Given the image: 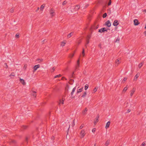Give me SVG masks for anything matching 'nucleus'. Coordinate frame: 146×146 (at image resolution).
Instances as JSON below:
<instances>
[{
    "label": "nucleus",
    "instance_id": "f257e3e1",
    "mask_svg": "<svg viewBox=\"0 0 146 146\" xmlns=\"http://www.w3.org/2000/svg\"><path fill=\"white\" fill-rule=\"evenodd\" d=\"M85 131L84 129H82L80 133V135L81 138H83L86 135Z\"/></svg>",
    "mask_w": 146,
    "mask_h": 146
},
{
    "label": "nucleus",
    "instance_id": "f03ea898",
    "mask_svg": "<svg viewBox=\"0 0 146 146\" xmlns=\"http://www.w3.org/2000/svg\"><path fill=\"white\" fill-rule=\"evenodd\" d=\"M105 31H107V30L105 28H102L101 29H99L98 32L100 33L104 32Z\"/></svg>",
    "mask_w": 146,
    "mask_h": 146
},
{
    "label": "nucleus",
    "instance_id": "7ed1b4c3",
    "mask_svg": "<svg viewBox=\"0 0 146 146\" xmlns=\"http://www.w3.org/2000/svg\"><path fill=\"white\" fill-rule=\"evenodd\" d=\"M135 89L133 88L132 90H131L130 91V95L131 97L133 96L134 92H135Z\"/></svg>",
    "mask_w": 146,
    "mask_h": 146
},
{
    "label": "nucleus",
    "instance_id": "20e7f679",
    "mask_svg": "<svg viewBox=\"0 0 146 146\" xmlns=\"http://www.w3.org/2000/svg\"><path fill=\"white\" fill-rule=\"evenodd\" d=\"M50 13L51 16H53L55 15V12L53 9H51L50 11Z\"/></svg>",
    "mask_w": 146,
    "mask_h": 146
},
{
    "label": "nucleus",
    "instance_id": "39448f33",
    "mask_svg": "<svg viewBox=\"0 0 146 146\" xmlns=\"http://www.w3.org/2000/svg\"><path fill=\"white\" fill-rule=\"evenodd\" d=\"M119 24L118 21L117 20H115L113 24V25L114 26H116L118 25Z\"/></svg>",
    "mask_w": 146,
    "mask_h": 146
},
{
    "label": "nucleus",
    "instance_id": "423d86ee",
    "mask_svg": "<svg viewBox=\"0 0 146 146\" xmlns=\"http://www.w3.org/2000/svg\"><path fill=\"white\" fill-rule=\"evenodd\" d=\"M106 25L109 27L111 26V23L110 21L108 20L106 22Z\"/></svg>",
    "mask_w": 146,
    "mask_h": 146
},
{
    "label": "nucleus",
    "instance_id": "0eeeda50",
    "mask_svg": "<svg viewBox=\"0 0 146 146\" xmlns=\"http://www.w3.org/2000/svg\"><path fill=\"white\" fill-rule=\"evenodd\" d=\"M40 67V65L39 64L35 65L33 67L34 71H35L38 68Z\"/></svg>",
    "mask_w": 146,
    "mask_h": 146
},
{
    "label": "nucleus",
    "instance_id": "6e6552de",
    "mask_svg": "<svg viewBox=\"0 0 146 146\" xmlns=\"http://www.w3.org/2000/svg\"><path fill=\"white\" fill-rule=\"evenodd\" d=\"M134 23L135 25H137L139 24L138 20L135 19L134 20Z\"/></svg>",
    "mask_w": 146,
    "mask_h": 146
},
{
    "label": "nucleus",
    "instance_id": "1a4fd4ad",
    "mask_svg": "<svg viewBox=\"0 0 146 146\" xmlns=\"http://www.w3.org/2000/svg\"><path fill=\"white\" fill-rule=\"evenodd\" d=\"M79 66H80L79 60H78L77 61V64L76 65V70L79 67Z\"/></svg>",
    "mask_w": 146,
    "mask_h": 146
},
{
    "label": "nucleus",
    "instance_id": "9d476101",
    "mask_svg": "<svg viewBox=\"0 0 146 146\" xmlns=\"http://www.w3.org/2000/svg\"><path fill=\"white\" fill-rule=\"evenodd\" d=\"M139 73H137L135 76L134 78V80H137V78L139 77Z\"/></svg>",
    "mask_w": 146,
    "mask_h": 146
},
{
    "label": "nucleus",
    "instance_id": "9b49d317",
    "mask_svg": "<svg viewBox=\"0 0 146 146\" xmlns=\"http://www.w3.org/2000/svg\"><path fill=\"white\" fill-rule=\"evenodd\" d=\"M80 7V6L79 5H76L74 7L75 11L78 10Z\"/></svg>",
    "mask_w": 146,
    "mask_h": 146
},
{
    "label": "nucleus",
    "instance_id": "f8f14e48",
    "mask_svg": "<svg viewBox=\"0 0 146 146\" xmlns=\"http://www.w3.org/2000/svg\"><path fill=\"white\" fill-rule=\"evenodd\" d=\"M110 124V121H108L106 125L105 126V128L106 129H108L109 127Z\"/></svg>",
    "mask_w": 146,
    "mask_h": 146
},
{
    "label": "nucleus",
    "instance_id": "ddd939ff",
    "mask_svg": "<svg viewBox=\"0 0 146 146\" xmlns=\"http://www.w3.org/2000/svg\"><path fill=\"white\" fill-rule=\"evenodd\" d=\"M20 82L21 83L24 85L25 84V82L24 80L22 79H20Z\"/></svg>",
    "mask_w": 146,
    "mask_h": 146
},
{
    "label": "nucleus",
    "instance_id": "4468645a",
    "mask_svg": "<svg viewBox=\"0 0 146 146\" xmlns=\"http://www.w3.org/2000/svg\"><path fill=\"white\" fill-rule=\"evenodd\" d=\"M87 111V110L86 108L82 112V114L83 115H85L86 114Z\"/></svg>",
    "mask_w": 146,
    "mask_h": 146
},
{
    "label": "nucleus",
    "instance_id": "2eb2a0df",
    "mask_svg": "<svg viewBox=\"0 0 146 146\" xmlns=\"http://www.w3.org/2000/svg\"><path fill=\"white\" fill-rule=\"evenodd\" d=\"M83 88H82L79 89H78L77 92L76 94H77L78 93L82 92L83 90Z\"/></svg>",
    "mask_w": 146,
    "mask_h": 146
},
{
    "label": "nucleus",
    "instance_id": "dca6fc26",
    "mask_svg": "<svg viewBox=\"0 0 146 146\" xmlns=\"http://www.w3.org/2000/svg\"><path fill=\"white\" fill-rule=\"evenodd\" d=\"M74 34V33L73 32H72L69 34L67 36V38H70L71 36H72Z\"/></svg>",
    "mask_w": 146,
    "mask_h": 146
},
{
    "label": "nucleus",
    "instance_id": "f3484780",
    "mask_svg": "<svg viewBox=\"0 0 146 146\" xmlns=\"http://www.w3.org/2000/svg\"><path fill=\"white\" fill-rule=\"evenodd\" d=\"M99 118V116H98V117L96 118V119L94 121V123L95 124H96V123L98 121V119Z\"/></svg>",
    "mask_w": 146,
    "mask_h": 146
},
{
    "label": "nucleus",
    "instance_id": "a211bd4d",
    "mask_svg": "<svg viewBox=\"0 0 146 146\" xmlns=\"http://www.w3.org/2000/svg\"><path fill=\"white\" fill-rule=\"evenodd\" d=\"M36 92L35 91H33L32 93V95L35 98L36 96Z\"/></svg>",
    "mask_w": 146,
    "mask_h": 146
},
{
    "label": "nucleus",
    "instance_id": "6ab92c4d",
    "mask_svg": "<svg viewBox=\"0 0 146 146\" xmlns=\"http://www.w3.org/2000/svg\"><path fill=\"white\" fill-rule=\"evenodd\" d=\"M76 90V87H74L72 89V92L71 93V95L72 96V95L73 94H74V92L75 90Z\"/></svg>",
    "mask_w": 146,
    "mask_h": 146
},
{
    "label": "nucleus",
    "instance_id": "aec40b11",
    "mask_svg": "<svg viewBox=\"0 0 146 146\" xmlns=\"http://www.w3.org/2000/svg\"><path fill=\"white\" fill-rule=\"evenodd\" d=\"M66 42L65 41H63L62 42H61V46H65V45L66 44Z\"/></svg>",
    "mask_w": 146,
    "mask_h": 146
},
{
    "label": "nucleus",
    "instance_id": "412c9836",
    "mask_svg": "<svg viewBox=\"0 0 146 146\" xmlns=\"http://www.w3.org/2000/svg\"><path fill=\"white\" fill-rule=\"evenodd\" d=\"M120 63V62L119 61V60L117 59L115 61V64H116L118 65Z\"/></svg>",
    "mask_w": 146,
    "mask_h": 146
},
{
    "label": "nucleus",
    "instance_id": "4be33fe9",
    "mask_svg": "<svg viewBox=\"0 0 146 146\" xmlns=\"http://www.w3.org/2000/svg\"><path fill=\"white\" fill-rule=\"evenodd\" d=\"M110 142V140H108L106 141V143H105V145L106 146H108Z\"/></svg>",
    "mask_w": 146,
    "mask_h": 146
},
{
    "label": "nucleus",
    "instance_id": "5701e85b",
    "mask_svg": "<svg viewBox=\"0 0 146 146\" xmlns=\"http://www.w3.org/2000/svg\"><path fill=\"white\" fill-rule=\"evenodd\" d=\"M64 100L63 99H62V100H60V101L59 104H63L64 103Z\"/></svg>",
    "mask_w": 146,
    "mask_h": 146
},
{
    "label": "nucleus",
    "instance_id": "b1692460",
    "mask_svg": "<svg viewBox=\"0 0 146 146\" xmlns=\"http://www.w3.org/2000/svg\"><path fill=\"white\" fill-rule=\"evenodd\" d=\"M88 85L87 84H86L85 86V90H86L88 88Z\"/></svg>",
    "mask_w": 146,
    "mask_h": 146
},
{
    "label": "nucleus",
    "instance_id": "393cba45",
    "mask_svg": "<svg viewBox=\"0 0 146 146\" xmlns=\"http://www.w3.org/2000/svg\"><path fill=\"white\" fill-rule=\"evenodd\" d=\"M86 92H85L83 94L82 96V97H83V98L84 97L86 96Z\"/></svg>",
    "mask_w": 146,
    "mask_h": 146
},
{
    "label": "nucleus",
    "instance_id": "a878e982",
    "mask_svg": "<svg viewBox=\"0 0 146 146\" xmlns=\"http://www.w3.org/2000/svg\"><path fill=\"white\" fill-rule=\"evenodd\" d=\"M44 7H45V5H44L43 4V5H42L41 6V7H40V9L41 10H42L44 8Z\"/></svg>",
    "mask_w": 146,
    "mask_h": 146
},
{
    "label": "nucleus",
    "instance_id": "bb28decb",
    "mask_svg": "<svg viewBox=\"0 0 146 146\" xmlns=\"http://www.w3.org/2000/svg\"><path fill=\"white\" fill-rule=\"evenodd\" d=\"M127 87H125L124 88V89L123 90V92H125L126 91V90H127Z\"/></svg>",
    "mask_w": 146,
    "mask_h": 146
},
{
    "label": "nucleus",
    "instance_id": "cd10ccee",
    "mask_svg": "<svg viewBox=\"0 0 146 146\" xmlns=\"http://www.w3.org/2000/svg\"><path fill=\"white\" fill-rule=\"evenodd\" d=\"M127 79V77H125L123 79V80L122 81V82L123 83H124V82Z\"/></svg>",
    "mask_w": 146,
    "mask_h": 146
},
{
    "label": "nucleus",
    "instance_id": "c85d7f7f",
    "mask_svg": "<svg viewBox=\"0 0 146 146\" xmlns=\"http://www.w3.org/2000/svg\"><path fill=\"white\" fill-rule=\"evenodd\" d=\"M84 124H82L80 127V129H82L84 127Z\"/></svg>",
    "mask_w": 146,
    "mask_h": 146
},
{
    "label": "nucleus",
    "instance_id": "c756f323",
    "mask_svg": "<svg viewBox=\"0 0 146 146\" xmlns=\"http://www.w3.org/2000/svg\"><path fill=\"white\" fill-rule=\"evenodd\" d=\"M61 76V75L60 74L58 75H57L55 76L54 77V78H56L59 77H60Z\"/></svg>",
    "mask_w": 146,
    "mask_h": 146
},
{
    "label": "nucleus",
    "instance_id": "7c9ffc66",
    "mask_svg": "<svg viewBox=\"0 0 146 146\" xmlns=\"http://www.w3.org/2000/svg\"><path fill=\"white\" fill-rule=\"evenodd\" d=\"M107 15V13H105L103 15V18H105L106 17Z\"/></svg>",
    "mask_w": 146,
    "mask_h": 146
},
{
    "label": "nucleus",
    "instance_id": "2f4dec72",
    "mask_svg": "<svg viewBox=\"0 0 146 146\" xmlns=\"http://www.w3.org/2000/svg\"><path fill=\"white\" fill-rule=\"evenodd\" d=\"M142 65H143V63H141L139 64V65H138V67L139 68H141L142 67Z\"/></svg>",
    "mask_w": 146,
    "mask_h": 146
},
{
    "label": "nucleus",
    "instance_id": "473e14b6",
    "mask_svg": "<svg viewBox=\"0 0 146 146\" xmlns=\"http://www.w3.org/2000/svg\"><path fill=\"white\" fill-rule=\"evenodd\" d=\"M74 53L70 54L69 56V57L70 58H72L74 56Z\"/></svg>",
    "mask_w": 146,
    "mask_h": 146
},
{
    "label": "nucleus",
    "instance_id": "72a5a7b5",
    "mask_svg": "<svg viewBox=\"0 0 146 146\" xmlns=\"http://www.w3.org/2000/svg\"><path fill=\"white\" fill-rule=\"evenodd\" d=\"M82 54L83 56H84L85 55L84 50V49H83V51L82 52Z\"/></svg>",
    "mask_w": 146,
    "mask_h": 146
},
{
    "label": "nucleus",
    "instance_id": "f704fd0d",
    "mask_svg": "<svg viewBox=\"0 0 146 146\" xmlns=\"http://www.w3.org/2000/svg\"><path fill=\"white\" fill-rule=\"evenodd\" d=\"M14 11V9L13 8H11L10 10V11L11 12V13H13V12Z\"/></svg>",
    "mask_w": 146,
    "mask_h": 146
},
{
    "label": "nucleus",
    "instance_id": "c9c22d12",
    "mask_svg": "<svg viewBox=\"0 0 146 146\" xmlns=\"http://www.w3.org/2000/svg\"><path fill=\"white\" fill-rule=\"evenodd\" d=\"M146 144V143L145 142H143L142 144V145H141L142 146H144Z\"/></svg>",
    "mask_w": 146,
    "mask_h": 146
},
{
    "label": "nucleus",
    "instance_id": "e433bc0d",
    "mask_svg": "<svg viewBox=\"0 0 146 146\" xmlns=\"http://www.w3.org/2000/svg\"><path fill=\"white\" fill-rule=\"evenodd\" d=\"M98 88H96V87L94 90V92H96L97 90V89H98Z\"/></svg>",
    "mask_w": 146,
    "mask_h": 146
},
{
    "label": "nucleus",
    "instance_id": "4c0bfd02",
    "mask_svg": "<svg viewBox=\"0 0 146 146\" xmlns=\"http://www.w3.org/2000/svg\"><path fill=\"white\" fill-rule=\"evenodd\" d=\"M111 3V0H110L109 1V2L108 3V5H110Z\"/></svg>",
    "mask_w": 146,
    "mask_h": 146
},
{
    "label": "nucleus",
    "instance_id": "58836bf2",
    "mask_svg": "<svg viewBox=\"0 0 146 146\" xmlns=\"http://www.w3.org/2000/svg\"><path fill=\"white\" fill-rule=\"evenodd\" d=\"M95 131H96V128H93L92 130V131L93 133H94V132H95Z\"/></svg>",
    "mask_w": 146,
    "mask_h": 146
},
{
    "label": "nucleus",
    "instance_id": "ea45409f",
    "mask_svg": "<svg viewBox=\"0 0 146 146\" xmlns=\"http://www.w3.org/2000/svg\"><path fill=\"white\" fill-rule=\"evenodd\" d=\"M27 127V126H24V125H23V126H22V128L24 129H26Z\"/></svg>",
    "mask_w": 146,
    "mask_h": 146
},
{
    "label": "nucleus",
    "instance_id": "a19ab883",
    "mask_svg": "<svg viewBox=\"0 0 146 146\" xmlns=\"http://www.w3.org/2000/svg\"><path fill=\"white\" fill-rule=\"evenodd\" d=\"M15 37L17 38H18L19 37V35L17 34L15 35Z\"/></svg>",
    "mask_w": 146,
    "mask_h": 146
},
{
    "label": "nucleus",
    "instance_id": "79ce46f5",
    "mask_svg": "<svg viewBox=\"0 0 146 146\" xmlns=\"http://www.w3.org/2000/svg\"><path fill=\"white\" fill-rule=\"evenodd\" d=\"M66 1H64L62 3V5H65L66 4Z\"/></svg>",
    "mask_w": 146,
    "mask_h": 146
},
{
    "label": "nucleus",
    "instance_id": "37998d69",
    "mask_svg": "<svg viewBox=\"0 0 146 146\" xmlns=\"http://www.w3.org/2000/svg\"><path fill=\"white\" fill-rule=\"evenodd\" d=\"M89 43V40H87V41L86 44V45H87Z\"/></svg>",
    "mask_w": 146,
    "mask_h": 146
},
{
    "label": "nucleus",
    "instance_id": "c03bdc74",
    "mask_svg": "<svg viewBox=\"0 0 146 146\" xmlns=\"http://www.w3.org/2000/svg\"><path fill=\"white\" fill-rule=\"evenodd\" d=\"M37 60L38 61V60H40V61H42L43 60L42 59H38Z\"/></svg>",
    "mask_w": 146,
    "mask_h": 146
},
{
    "label": "nucleus",
    "instance_id": "a18cd8bd",
    "mask_svg": "<svg viewBox=\"0 0 146 146\" xmlns=\"http://www.w3.org/2000/svg\"><path fill=\"white\" fill-rule=\"evenodd\" d=\"M88 5H86L85 6V7L83 8H86L88 7Z\"/></svg>",
    "mask_w": 146,
    "mask_h": 146
},
{
    "label": "nucleus",
    "instance_id": "49530a36",
    "mask_svg": "<svg viewBox=\"0 0 146 146\" xmlns=\"http://www.w3.org/2000/svg\"><path fill=\"white\" fill-rule=\"evenodd\" d=\"M6 66V68H7V64L6 63H5L4 64Z\"/></svg>",
    "mask_w": 146,
    "mask_h": 146
},
{
    "label": "nucleus",
    "instance_id": "de8ad7c7",
    "mask_svg": "<svg viewBox=\"0 0 146 146\" xmlns=\"http://www.w3.org/2000/svg\"><path fill=\"white\" fill-rule=\"evenodd\" d=\"M119 41V39L118 38H117V39L116 40V42H117V41Z\"/></svg>",
    "mask_w": 146,
    "mask_h": 146
},
{
    "label": "nucleus",
    "instance_id": "09e8293b",
    "mask_svg": "<svg viewBox=\"0 0 146 146\" xmlns=\"http://www.w3.org/2000/svg\"><path fill=\"white\" fill-rule=\"evenodd\" d=\"M54 69H55V68H54V67H53V68H52V72H53V71H54Z\"/></svg>",
    "mask_w": 146,
    "mask_h": 146
},
{
    "label": "nucleus",
    "instance_id": "8fccbe9b",
    "mask_svg": "<svg viewBox=\"0 0 146 146\" xmlns=\"http://www.w3.org/2000/svg\"><path fill=\"white\" fill-rule=\"evenodd\" d=\"M130 111H131V110H130L129 109L127 110V113H129V112H130Z\"/></svg>",
    "mask_w": 146,
    "mask_h": 146
},
{
    "label": "nucleus",
    "instance_id": "3c124183",
    "mask_svg": "<svg viewBox=\"0 0 146 146\" xmlns=\"http://www.w3.org/2000/svg\"><path fill=\"white\" fill-rule=\"evenodd\" d=\"M144 34L146 36V31H145L144 32Z\"/></svg>",
    "mask_w": 146,
    "mask_h": 146
},
{
    "label": "nucleus",
    "instance_id": "603ef678",
    "mask_svg": "<svg viewBox=\"0 0 146 146\" xmlns=\"http://www.w3.org/2000/svg\"><path fill=\"white\" fill-rule=\"evenodd\" d=\"M39 9V7H38V8H37V10H36V11H38V10Z\"/></svg>",
    "mask_w": 146,
    "mask_h": 146
},
{
    "label": "nucleus",
    "instance_id": "864d4df0",
    "mask_svg": "<svg viewBox=\"0 0 146 146\" xmlns=\"http://www.w3.org/2000/svg\"><path fill=\"white\" fill-rule=\"evenodd\" d=\"M80 42H81L80 41L78 42V44H80Z\"/></svg>",
    "mask_w": 146,
    "mask_h": 146
},
{
    "label": "nucleus",
    "instance_id": "5fc2aeb1",
    "mask_svg": "<svg viewBox=\"0 0 146 146\" xmlns=\"http://www.w3.org/2000/svg\"><path fill=\"white\" fill-rule=\"evenodd\" d=\"M74 74V72H73L72 74V77H73V74Z\"/></svg>",
    "mask_w": 146,
    "mask_h": 146
},
{
    "label": "nucleus",
    "instance_id": "6e6d98bb",
    "mask_svg": "<svg viewBox=\"0 0 146 146\" xmlns=\"http://www.w3.org/2000/svg\"><path fill=\"white\" fill-rule=\"evenodd\" d=\"M68 125H69V128H68V129H69L70 127V125H69V124Z\"/></svg>",
    "mask_w": 146,
    "mask_h": 146
},
{
    "label": "nucleus",
    "instance_id": "4d7b16f0",
    "mask_svg": "<svg viewBox=\"0 0 146 146\" xmlns=\"http://www.w3.org/2000/svg\"><path fill=\"white\" fill-rule=\"evenodd\" d=\"M144 11H145V12H146V9Z\"/></svg>",
    "mask_w": 146,
    "mask_h": 146
},
{
    "label": "nucleus",
    "instance_id": "13d9d810",
    "mask_svg": "<svg viewBox=\"0 0 146 146\" xmlns=\"http://www.w3.org/2000/svg\"><path fill=\"white\" fill-rule=\"evenodd\" d=\"M146 25V26H145V29H146V25Z\"/></svg>",
    "mask_w": 146,
    "mask_h": 146
},
{
    "label": "nucleus",
    "instance_id": "bf43d9fd",
    "mask_svg": "<svg viewBox=\"0 0 146 146\" xmlns=\"http://www.w3.org/2000/svg\"><path fill=\"white\" fill-rule=\"evenodd\" d=\"M98 28V27H96V29H97V28Z\"/></svg>",
    "mask_w": 146,
    "mask_h": 146
},
{
    "label": "nucleus",
    "instance_id": "052dcab7",
    "mask_svg": "<svg viewBox=\"0 0 146 146\" xmlns=\"http://www.w3.org/2000/svg\"><path fill=\"white\" fill-rule=\"evenodd\" d=\"M26 141H27V138H26Z\"/></svg>",
    "mask_w": 146,
    "mask_h": 146
},
{
    "label": "nucleus",
    "instance_id": "680f3d73",
    "mask_svg": "<svg viewBox=\"0 0 146 146\" xmlns=\"http://www.w3.org/2000/svg\"><path fill=\"white\" fill-rule=\"evenodd\" d=\"M88 37L89 38H90V37H89V36H88Z\"/></svg>",
    "mask_w": 146,
    "mask_h": 146
},
{
    "label": "nucleus",
    "instance_id": "e2e57ef3",
    "mask_svg": "<svg viewBox=\"0 0 146 146\" xmlns=\"http://www.w3.org/2000/svg\"><path fill=\"white\" fill-rule=\"evenodd\" d=\"M63 78H64V77H63V78H62V79H63Z\"/></svg>",
    "mask_w": 146,
    "mask_h": 146
},
{
    "label": "nucleus",
    "instance_id": "0e129e2a",
    "mask_svg": "<svg viewBox=\"0 0 146 146\" xmlns=\"http://www.w3.org/2000/svg\"><path fill=\"white\" fill-rule=\"evenodd\" d=\"M94 146H96L95 144V145Z\"/></svg>",
    "mask_w": 146,
    "mask_h": 146
}]
</instances>
